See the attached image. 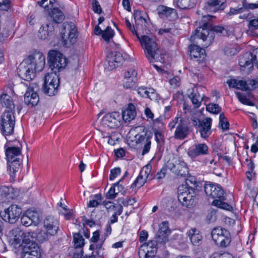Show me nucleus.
Listing matches in <instances>:
<instances>
[{
	"label": "nucleus",
	"instance_id": "nucleus-1",
	"mask_svg": "<svg viewBox=\"0 0 258 258\" xmlns=\"http://www.w3.org/2000/svg\"><path fill=\"white\" fill-rule=\"evenodd\" d=\"M44 56L40 52H35L25 59L19 66L17 73L20 77L29 81L35 77L36 72L41 71L45 66Z\"/></svg>",
	"mask_w": 258,
	"mask_h": 258
},
{
	"label": "nucleus",
	"instance_id": "nucleus-2",
	"mask_svg": "<svg viewBox=\"0 0 258 258\" xmlns=\"http://www.w3.org/2000/svg\"><path fill=\"white\" fill-rule=\"evenodd\" d=\"M125 24L127 27L137 35L140 43L144 49L146 57L150 62L154 61L164 62V55L159 50L158 46L155 40L146 35H143L140 38L135 30L134 25H132L127 19H125Z\"/></svg>",
	"mask_w": 258,
	"mask_h": 258
},
{
	"label": "nucleus",
	"instance_id": "nucleus-3",
	"mask_svg": "<svg viewBox=\"0 0 258 258\" xmlns=\"http://www.w3.org/2000/svg\"><path fill=\"white\" fill-rule=\"evenodd\" d=\"M198 13L202 15L203 19V25L199 27L195 31L194 35L190 37L191 40H195L196 38L201 39L203 41H206L205 46H208L213 41L215 37V32L223 33L225 29L221 27H213L211 24L206 21L211 19L212 16L210 15H203L201 11H198Z\"/></svg>",
	"mask_w": 258,
	"mask_h": 258
},
{
	"label": "nucleus",
	"instance_id": "nucleus-4",
	"mask_svg": "<svg viewBox=\"0 0 258 258\" xmlns=\"http://www.w3.org/2000/svg\"><path fill=\"white\" fill-rule=\"evenodd\" d=\"M21 145L12 146L6 148V155L8 162L9 170L15 173L19 169L20 164L19 156L21 154Z\"/></svg>",
	"mask_w": 258,
	"mask_h": 258
},
{
	"label": "nucleus",
	"instance_id": "nucleus-5",
	"mask_svg": "<svg viewBox=\"0 0 258 258\" xmlns=\"http://www.w3.org/2000/svg\"><path fill=\"white\" fill-rule=\"evenodd\" d=\"M178 200L187 208L194 207L197 202L194 188L184 185L180 186L178 188Z\"/></svg>",
	"mask_w": 258,
	"mask_h": 258
},
{
	"label": "nucleus",
	"instance_id": "nucleus-6",
	"mask_svg": "<svg viewBox=\"0 0 258 258\" xmlns=\"http://www.w3.org/2000/svg\"><path fill=\"white\" fill-rule=\"evenodd\" d=\"M62 26L61 41L66 47H70L76 42L78 36L77 28L72 22H65Z\"/></svg>",
	"mask_w": 258,
	"mask_h": 258
},
{
	"label": "nucleus",
	"instance_id": "nucleus-7",
	"mask_svg": "<svg viewBox=\"0 0 258 258\" xmlns=\"http://www.w3.org/2000/svg\"><path fill=\"white\" fill-rule=\"evenodd\" d=\"M15 112L5 111L1 116L0 131L5 136L11 135L14 133L15 125Z\"/></svg>",
	"mask_w": 258,
	"mask_h": 258
},
{
	"label": "nucleus",
	"instance_id": "nucleus-8",
	"mask_svg": "<svg viewBox=\"0 0 258 258\" xmlns=\"http://www.w3.org/2000/svg\"><path fill=\"white\" fill-rule=\"evenodd\" d=\"M168 127L170 131L176 128L174 137L176 140H182L187 138L189 133V128L185 122L180 117H176L170 121Z\"/></svg>",
	"mask_w": 258,
	"mask_h": 258
},
{
	"label": "nucleus",
	"instance_id": "nucleus-9",
	"mask_svg": "<svg viewBox=\"0 0 258 258\" xmlns=\"http://www.w3.org/2000/svg\"><path fill=\"white\" fill-rule=\"evenodd\" d=\"M48 60L50 68L54 73L63 70L68 63L67 59L63 54L55 50L49 51Z\"/></svg>",
	"mask_w": 258,
	"mask_h": 258
},
{
	"label": "nucleus",
	"instance_id": "nucleus-10",
	"mask_svg": "<svg viewBox=\"0 0 258 258\" xmlns=\"http://www.w3.org/2000/svg\"><path fill=\"white\" fill-rule=\"evenodd\" d=\"M211 236L215 243L222 247H227L231 242L229 232L221 227L214 228L211 232Z\"/></svg>",
	"mask_w": 258,
	"mask_h": 258
},
{
	"label": "nucleus",
	"instance_id": "nucleus-11",
	"mask_svg": "<svg viewBox=\"0 0 258 258\" xmlns=\"http://www.w3.org/2000/svg\"><path fill=\"white\" fill-rule=\"evenodd\" d=\"M157 240H150L142 244L139 249L138 254L140 258H153L157 252L156 245Z\"/></svg>",
	"mask_w": 258,
	"mask_h": 258
},
{
	"label": "nucleus",
	"instance_id": "nucleus-12",
	"mask_svg": "<svg viewBox=\"0 0 258 258\" xmlns=\"http://www.w3.org/2000/svg\"><path fill=\"white\" fill-rule=\"evenodd\" d=\"M21 213V208L19 206L17 205H12L5 210L1 217L6 222L13 224L15 223L18 220Z\"/></svg>",
	"mask_w": 258,
	"mask_h": 258
},
{
	"label": "nucleus",
	"instance_id": "nucleus-13",
	"mask_svg": "<svg viewBox=\"0 0 258 258\" xmlns=\"http://www.w3.org/2000/svg\"><path fill=\"white\" fill-rule=\"evenodd\" d=\"M187 154L192 160H195L199 156L208 155L209 147L205 143H196L188 149Z\"/></svg>",
	"mask_w": 258,
	"mask_h": 258
},
{
	"label": "nucleus",
	"instance_id": "nucleus-14",
	"mask_svg": "<svg viewBox=\"0 0 258 258\" xmlns=\"http://www.w3.org/2000/svg\"><path fill=\"white\" fill-rule=\"evenodd\" d=\"M22 258H40L41 252L38 244L36 242H29L23 246Z\"/></svg>",
	"mask_w": 258,
	"mask_h": 258
},
{
	"label": "nucleus",
	"instance_id": "nucleus-15",
	"mask_svg": "<svg viewBox=\"0 0 258 258\" xmlns=\"http://www.w3.org/2000/svg\"><path fill=\"white\" fill-rule=\"evenodd\" d=\"M207 196L215 200L223 199L224 190L219 185L213 183H207L204 186Z\"/></svg>",
	"mask_w": 258,
	"mask_h": 258
},
{
	"label": "nucleus",
	"instance_id": "nucleus-16",
	"mask_svg": "<svg viewBox=\"0 0 258 258\" xmlns=\"http://www.w3.org/2000/svg\"><path fill=\"white\" fill-rule=\"evenodd\" d=\"M120 116L118 112H113L105 114L101 121V125L104 127L115 128L120 123Z\"/></svg>",
	"mask_w": 258,
	"mask_h": 258
},
{
	"label": "nucleus",
	"instance_id": "nucleus-17",
	"mask_svg": "<svg viewBox=\"0 0 258 258\" xmlns=\"http://www.w3.org/2000/svg\"><path fill=\"white\" fill-rule=\"evenodd\" d=\"M168 166L178 176L185 177L188 174V168L186 163L180 159L176 160L175 164L168 162Z\"/></svg>",
	"mask_w": 258,
	"mask_h": 258
},
{
	"label": "nucleus",
	"instance_id": "nucleus-18",
	"mask_svg": "<svg viewBox=\"0 0 258 258\" xmlns=\"http://www.w3.org/2000/svg\"><path fill=\"white\" fill-rule=\"evenodd\" d=\"M122 53L117 51H111L109 53L106 57L108 65V70H113L120 65L124 60Z\"/></svg>",
	"mask_w": 258,
	"mask_h": 258
},
{
	"label": "nucleus",
	"instance_id": "nucleus-19",
	"mask_svg": "<svg viewBox=\"0 0 258 258\" xmlns=\"http://www.w3.org/2000/svg\"><path fill=\"white\" fill-rule=\"evenodd\" d=\"M254 63L258 68V61L256 56L251 53H246L243 56L240 57L239 64L241 68H247L248 71H250Z\"/></svg>",
	"mask_w": 258,
	"mask_h": 258
},
{
	"label": "nucleus",
	"instance_id": "nucleus-20",
	"mask_svg": "<svg viewBox=\"0 0 258 258\" xmlns=\"http://www.w3.org/2000/svg\"><path fill=\"white\" fill-rule=\"evenodd\" d=\"M212 119L210 117H206L202 120L201 124L197 128L202 138L206 139L212 134Z\"/></svg>",
	"mask_w": 258,
	"mask_h": 258
},
{
	"label": "nucleus",
	"instance_id": "nucleus-21",
	"mask_svg": "<svg viewBox=\"0 0 258 258\" xmlns=\"http://www.w3.org/2000/svg\"><path fill=\"white\" fill-rule=\"evenodd\" d=\"M24 102L29 107H32L36 105L39 101V98L36 90L32 86H30L24 95Z\"/></svg>",
	"mask_w": 258,
	"mask_h": 258
},
{
	"label": "nucleus",
	"instance_id": "nucleus-22",
	"mask_svg": "<svg viewBox=\"0 0 258 258\" xmlns=\"http://www.w3.org/2000/svg\"><path fill=\"white\" fill-rule=\"evenodd\" d=\"M44 227L50 235L57 234L59 229L58 221L53 216H48L43 221Z\"/></svg>",
	"mask_w": 258,
	"mask_h": 258
},
{
	"label": "nucleus",
	"instance_id": "nucleus-23",
	"mask_svg": "<svg viewBox=\"0 0 258 258\" xmlns=\"http://www.w3.org/2000/svg\"><path fill=\"white\" fill-rule=\"evenodd\" d=\"M138 73L134 68L127 70L124 74L123 86L126 88L133 87L137 81Z\"/></svg>",
	"mask_w": 258,
	"mask_h": 258
},
{
	"label": "nucleus",
	"instance_id": "nucleus-24",
	"mask_svg": "<svg viewBox=\"0 0 258 258\" xmlns=\"http://www.w3.org/2000/svg\"><path fill=\"white\" fill-rule=\"evenodd\" d=\"M226 0H208L205 4L204 9L207 12H216L223 10L225 8Z\"/></svg>",
	"mask_w": 258,
	"mask_h": 258
},
{
	"label": "nucleus",
	"instance_id": "nucleus-25",
	"mask_svg": "<svg viewBox=\"0 0 258 258\" xmlns=\"http://www.w3.org/2000/svg\"><path fill=\"white\" fill-rule=\"evenodd\" d=\"M168 222H162L159 225V230L157 235V242L159 243H165L168 241V236L170 234Z\"/></svg>",
	"mask_w": 258,
	"mask_h": 258
},
{
	"label": "nucleus",
	"instance_id": "nucleus-26",
	"mask_svg": "<svg viewBox=\"0 0 258 258\" xmlns=\"http://www.w3.org/2000/svg\"><path fill=\"white\" fill-rule=\"evenodd\" d=\"M24 232L19 228L16 227L11 230L9 233V242L14 247L20 245L23 242Z\"/></svg>",
	"mask_w": 258,
	"mask_h": 258
},
{
	"label": "nucleus",
	"instance_id": "nucleus-27",
	"mask_svg": "<svg viewBox=\"0 0 258 258\" xmlns=\"http://www.w3.org/2000/svg\"><path fill=\"white\" fill-rule=\"evenodd\" d=\"M189 51L192 59H196V61L200 62L205 58V50L197 45H190L189 47Z\"/></svg>",
	"mask_w": 258,
	"mask_h": 258
},
{
	"label": "nucleus",
	"instance_id": "nucleus-28",
	"mask_svg": "<svg viewBox=\"0 0 258 258\" xmlns=\"http://www.w3.org/2000/svg\"><path fill=\"white\" fill-rule=\"evenodd\" d=\"M135 141L136 144H141L144 146L142 155L148 153L151 148V140L146 135L137 134L134 137Z\"/></svg>",
	"mask_w": 258,
	"mask_h": 258
},
{
	"label": "nucleus",
	"instance_id": "nucleus-29",
	"mask_svg": "<svg viewBox=\"0 0 258 258\" xmlns=\"http://www.w3.org/2000/svg\"><path fill=\"white\" fill-rule=\"evenodd\" d=\"M137 92L142 97L148 98L151 100L157 99V94L153 88H147L145 87H141L137 89Z\"/></svg>",
	"mask_w": 258,
	"mask_h": 258
},
{
	"label": "nucleus",
	"instance_id": "nucleus-30",
	"mask_svg": "<svg viewBox=\"0 0 258 258\" xmlns=\"http://www.w3.org/2000/svg\"><path fill=\"white\" fill-rule=\"evenodd\" d=\"M0 103L5 111L11 110L15 112V104L11 96L7 94H3L0 97Z\"/></svg>",
	"mask_w": 258,
	"mask_h": 258
},
{
	"label": "nucleus",
	"instance_id": "nucleus-31",
	"mask_svg": "<svg viewBox=\"0 0 258 258\" xmlns=\"http://www.w3.org/2000/svg\"><path fill=\"white\" fill-rule=\"evenodd\" d=\"M54 30L53 23H47L45 26H42L38 31V37L41 39H45L51 34Z\"/></svg>",
	"mask_w": 258,
	"mask_h": 258
},
{
	"label": "nucleus",
	"instance_id": "nucleus-32",
	"mask_svg": "<svg viewBox=\"0 0 258 258\" xmlns=\"http://www.w3.org/2000/svg\"><path fill=\"white\" fill-rule=\"evenodd\" d=\"M187 234L193 245H199L201 244L202 236L198 230L192 228L188 231Z\"/></svg>",
	"mask_w": 258,
	"mask_h": 258
},
{
	"label": "nucleus",
	"instance_id": "nucleus-33",
	"mask_svg": "<svg viewBox=\"0 0 258 258\" xmlns=\"http://www.w3.org/2000/svg\"><path fill=\"white\" fill-rule=\"evenodd\" d=\"M227 83L229 87L235 88L243 91L248 90V85L245 81L243 80L232 79L227 80Z\"/></svg>",
	"mask_w": 258,
	"mask_h": 258
},
{
	"label": "nucleus",
	"instance_id": "nucleus-34",
	"mask_svg": "<svg viewBox=\"0 0 258 258\" xmlns=\"http://www.w3.org/2000/svg\"><path fill=\"white\" fill-rule=\"evenodd\" d=\"M49 18L52 20L51 23H59L64 19L63 13L58 8H53L49 13Z\"/></svg>",
	"mask_w": 258,
	"mask_h": 258
},
{
	"label": "nucleus",
	"instance_id": "nucleus-35",
	"mask_svg": "<svg viewBox=\"0 0 258 258\" xmlns=\"http://www.w3.org/2000/svg\"><path fill=\"white\" fill-rule=\"evenodd\" d=\"M136 115L135 107L133 104H130L127 108L123 111L122 117L125 121H130L134 119Z\"/></svg>",
	"mask_w": 258,
	"mask_h": 258
},
{
	"label": "nucleus",
	"instance_id": "nucleus-36",
	"mask_svg": "<svg viewBox=\"0 0 258 258\" xmlns=\"http://www.w3.org/2000/svg\"><path fill=\"white\" fill-rule=\"evenodd\" d=\"M121 181V179H120L118 182L114 183L113 186L110 188L106 194V197L107 199H114L117 196L118 193L120 191V190L123 189V187L119 185V183Z\"/></svg>",
	"mask_w": 258,
	"mask_h": 258
},
{
	"label": "nucleus",
	"instance_id": "nucleus-37",
	"mask_svg": "<svg viewBox=\"0 0 258 258\" xmlns=\"http://www.w3.org/2000/svg\"><path fill=\"white\" fill-rule=\"evenodd\" d=\"M44 83L47 85L52 84L59 85V80L56 73H51L47 74L44 79Z\"/></svg>",
	"mask_w": 258,
	"mask_h": 258
},
{
	"label": "nucleus",
	"instance_id": "nucleus-38",
	"mask_svg": "<svg viewBox=\"0 0 258 258\" xmlns=\"http://www.w3.org/2000/svg\"><path fill=\"white\" fill-rule=\"evenodd\" d=\"M225 200V197L223 196V199L214 200L212 204L213 206L220 208L221 209L226 210L229 211L233 210V207L230 205L223 202Z\"/></svg>",
	"mask_w": 258,
	"mask_h": 258
},
{
	"label": "nucleus",
	"instance_id": "nucleus-39",
	"mask_svg": "<svg viewBox=\"0 0 258 258\" xmlns=\"http://www.w3.org/2000/svg\"><path fill=\"white\" fill-rule=\"evenodd\" d=\"M189 97L196 108H198L200 106L202 99L204 98L202 97L198 92L194 90L189 95Z\"/></svg>",
	"mask_w": 258,
	"mask_h": 258
},
{
	"label": "nucleus",
	"instance_id": "nucleus-40",
	"mask_svg": "<svg viewBox=\"0 0 258 258\" xmlns=\"http://www.w3.org/2000/svg\"><path fill=\"white\" fill-rule=\"evenodd\" d=\"M59 85L52 84L50 85H47L44 83L43 87V90L44 93L48 95L51 96L55 95L57 92L58 87Z\"/></svg>",
	"mask_w": 258,
	"mask_h": 258
},
{
	"label": "nucleus",
	"instance_id": "nucleus-41",
	"mask_svg": "<svg viewBox=\"0 0 258 258\" xmlns=\"http://www.w3.org/2000/svg\"><path fill=\"white\" fill-rule=\"evenodd\" d=\"M26 212L34 225H37L40 223L41 221V217L40 214L38 212L35 210L29 209L26 211Z\"/></svg>",
	"mask_w": 258,
	"mask_h": 258
},
{
	"label": "nucleus",
	"instance_id": "nucleus-42",
	"mask_svg": "<svg viewBox=\"0 0 258 258\" xmlns=\"http://www.w3.org/2000/svg\"><path fill=\"white\" fill-rule=\"evenodd\" d=\"M147 180L146 178L141 176V174H139L134 183L131 185V188L136 190V188H139L143 186L147 181Z\"/></svg>",
	"mask_w": 258,
	"mask_h": 258
},
{
	"label": "nucleus",
	"instance_id": "nucleus-43",
	"mask_svg": "<svg viewBox=\"0 0 258 258\" xmlns=\"http://www.w3.org/2000/svg\"><path fill=\"white\" fill-rule=\"evenodd\" d=\"M158 10L159 14L167 18H170L172 15L175 14L174 9L164 6L159 7Z\"/></svg>",
	"mask_w": 258,
	"mask_h": 258
},
{
	"label": "nucleus",
	"instance_id": "nucleus-44",
	"mask_svg": "<svg viewBox=\"0 0 258 258\" xmlns=\"http://www.w3.org/2000/svg\"><path fill=\"white\" fill-rule=\"evenodd\" d=\"M14 189L12 187L6 186H0V196L2 199L7 198L9 197L10 198H13V196H10V194L13 191Z\"/></svg>",
	"mask_w": 258,
	"mask_h": 258
},
{
	"label": "nucleus",
	"instance_id": "nucleus-45",
	"mask_svg": "<svg viewBox=\"0 0 258 258\" xmlns=\"http://www.w3.org/2000/svg\"><path fill=\"white\" fill-rule=\"evenodd\" d=\"M74 242L75 248H81L84 244V238L80 233L74 234Z\"/></svg>",
	"mask_w": 258,
	"mask_h": 258
},
{
	"label": "nucleus",
	"instance_id": "nucleus-46",
	"mask_svg": "<svg viewBox=\"0 0 258 258\" xmlns=\"http://www.w3.org/2000/svg\"><path fill=\"white\" fill-rule=\"evenodd\" d=\"M152 166L148 164L146 166H144L141 169L140 174L141 176H143L146 178L147 179L149 178V179H152V177L150 176V174L151 173Z\"/></svg>",
	"mask_w": 258,
	"mask_h": 258
},
{
	"label": "nucleus",
	"instance_id": "nucleus-47",
	"mask_svg": "<svg viewBox=\"0 0 258 258\" xmlns=\"http://www.w3.org/2000/svg\"><path fill=\"white\" fill-rule=\"evenodd\" d=\"M225 54L228 56H232L236 54L238 50L237 47L235 44H230L224 48Z\"/></svg>",
	"mask_w": 258,
	"mask_h": 258
},
{
	"label": "nucleus",
	"instance_id": "nucleus-48",
	"mask_svg": "<svg viewBox=\"0 0 258 258\" xmlns=\"http://www.w3.org/2000/svg\"><path fill=\"white\" fill-rule=\"evenodd\" d=\"M114 34V32L110 26H107L102 32V37L106 41H109Z\"/></svg>",
	"mask_w": 258,
	"mask_h": 258
},
{
	"label": "nucleus",
	"instance_id": "nucleus-49",
	"mask_svg": "<svg viewBox=\"0 0 258 258\" xmlns=\"http://www.w3.org/2000/svg\"><path fill=\"white\" fill-rule=\"evenodd\" d=\"M36 236V233L33 232H24L23 235V242L25 244L29 242H34L33 240Z\"/></svg>",
	"mask_w": 258,
	"mask_h": 258
},
{
	"label": "nucleus",
	"instance_id": "nucleus-50",
	"mask_svg": "<svg viewBox=\"0 0 258 258\" xmlns=\"http://www.w3.org/2000/svg\"><path fill=\"white\" fill-rule=\"evenodd\" d=\"M54 236V235H50L48 231H41L37 235L36 234L38 240L39 242H43L45 241L48 240L51 236Z\"/></svg>",
	"mask_w": 258,
	"mask_h": 258
},
{
	"label": "nucleus",
	"instance_id": "nucleus-51",
	"mask_svg": "<svg viewBox=\"0 0 258 258\" xmlns=\"http://www.w3.org/2000/svg\"><path fill=\"white\" fill-rule=\"evenodd\" d=\"M102 197L101 194H96L94 196V199L90 200L88 203V207H96L102 202Z\"/></svg>",
	"mask_w": 258,
	"mask_h": 258
},
{
	"label": "nucleus",
	"instance_id": "nucleus-52",
	"mask_svg": "<svg viewBox=\"0 0 258 258\" xmlns=\"http://www.w3.org/2000/svg\"><path fill=\"white\" fill-rule=\"evenodd\" d=\"M219 126L223 131L227 130L229 128V123L223 113L220 114Z\"/></svg>",
	"mask_w": 258,
	"mask_h": 258
},
{
	"label": "nucleus",
	"instance_id": "nucleus-53",
	"mask_svg": "<svg viewBox=\"0 0 258 258\" xmlns=\"http://www.w3.org/2000/svg\"><path fill=\"white\" fill-rule=\"evenodd\" d=\"M236 96L238 99L239 101L242 104L249 105V106H253V103L250 101L247 97L242 93L237 92Z\"/></svg>",
	"mask_w": 258,
	"mask_h": 258
},
{
	"label": "nucleus",
	"instance_id": "nucleus-54",
	"mask_svg": "<svg viewBox=\"0 0 258 258\" xmlns=\"http://www.w3.org/2000/svg\"><path fill=\"white\" fill-rule=\"evenodd\" d=\"M55 2V0H41L38 3L45 10H49L52 8Z\"/></svg>",
	"mask_w": 258,
	"mask_h": 258
},
{
	"label": "nucleus",
	"instance_id": "nucleus-55",
	"mask_svg": "<svg viewBox=\"0 0 258 258\" xmlns=\"http://www.w3.org/2000/svg\"><path fill=\"white\" fill-rule=\"evenodd\" d=\"M206 109L210 112L217 114L220 111L221 107L218 104L211 103L207 105Z\"/></svg>",
	"mask_w": 258,
	"mask_h": 258
},
{
	"label": "nucleus",
	"instance_id": "nucleus-56",
	"mask_svg": "<svg viewBox=\"0 0 258 258\" xmlns=\"http://www.w3.org/2000/svg\"><path fill=\"white\" fill-rule=\"evenodd\" d=\"M92 6L93 11L97 14H100L102 12V8L97 0H89Z\"/></svg>",
	"mask_w": 258,
	"mask_h": 258
},
{
	"label": "nucleus",
	"instance_id": "nucleus-57",
	"mask_svg": "<svg viewBox=\"0 0 258 258\" xmlns=\"http://www.w3.org/2000/svg\"><path fill=\"white\" fill-rule=\"evenodd\" d=\"M21 222L22 224L26 227L33 224L32 221L31 220L30 217H29V216L27 215L26 212L22 216L21 218Z\"/></svg>",
	"mask_w": 258,
	"mask_h": 258
},
{
	"label": "nucleus",
	"instance_id": "nucleus-58",
	"mask_svg": "<svg viewBox=\"0 0 258 258\" xmlns=\"http://www.w3.org/2000/svg\"><path fill=\"white\" fill-rule=\"evenodd\" d=\"M70 252L73 254L72 258H82L83 250L81 248H75L72 247L70 249Z\"/></svg>",
	"mask_w": 258,
	"mask_h": 258
},
{
	"label": "nucleus",
	"instance_id": "nucleus-59",
	"mask_svg": "<svg viewBox=\"0 0 258 258\" xmlns=\"http://www.w3.org/2000/svg\"><path fill=\"white\" fill-rule=\"evenodd\" d=\"M121 202V205L127 207L128 205H133L136 202L135 198L120 199L118 200Z\"/></svg>",
	"mask_w": 258,
	"mask_h": 258
},
{
	"label": "nucleus",
	"instance_id": "nucleus-60",
	"mask_svg": "<svg viewBox=\"0 0 258 258\" xmlns=\"http://www.w3.org/2000/svg\"><path fill=\"white\" fill-rule=\"evenodd\" d=\"M211 258H235L232 254L224 252L223 253H214L211 256Z\"/></svg>",
	"mask_w": 258,
	"mask_h": 258
},
{
	"label": "nucleus",
	"instance_id": "nucleus-61",
	"mask_svg": "<svg viewBox=\"0 0 258 258\" xmlns=\"http://www.w3.org/2000/svg\"><path fill=\"white\" fill-rule=\"evenodd\" d=\"M121 170L119 167H116L112 169L110 171V174L109 175V179L110 180H113L116 178L118 175L120 174Z\"/></svg>",
	"mask_w": 258,
	"mask_h": 258
},
{
	"label": "nucleus",
	"instance_id": "nucleus-62",
	"mask_svg": "<svg viewBox=\"0 0 258 258\" xmlns=\"http://www.w3.org/2000/svg\"><path fill=\"white\" fill-rule=\"evenodd\" d=\"M155 140L158 144H162L164 142V136L161 132L158 130L154 131Z\"/></svg>",
	"mask_w": 258,
	"mask_h": 258
},
{
	"label": "nucleus",
	"instance_id": "nucleus-63",
	"mask_svg": "<svg viewBox=\"0 0 258 258\" xmlns=\"http://www.w3.org/2000/svg\"><path fill=\"white\" fill-rule=\"evenodd\" d=\"M242 5L243 7L246 9H251L253 10L256 8H258V3L257 4H247L246 3V0H242Z\"/></svg>",
	"mask_w": 258,
	"mask_h": 258
},
{
	"label": "nucleus",
	"instance_id": "nucleus-64",
	"mask_svg": "<svg viewBox=\"0 0 258 258\" xmlns=\"http://www.w3.org/2000/svg\"><path fill=\"white\" fill-rule=\"evenodd\" d=\"M169 83L173 88L177 87L180 84V79L177 76L174 77L170 80Z\"/></svg>",
	"mask_w": 258,
	"mask_h": 258
}]
</instances>
